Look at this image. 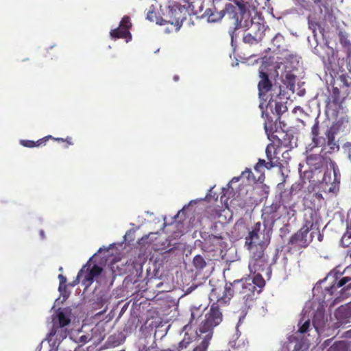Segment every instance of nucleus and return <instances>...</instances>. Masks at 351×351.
Wrapping results in <instances>:
<instances>
[{
  "label": "nucleus",
  "mask_w": 351,
  "mask_h": 351,
  "mask_svg": "<svg viewBox=\"0 0 351 351\" xmlns=\"http://www.w3.org/2000/svg\"><path fill=\"white\" fill-rule=\"evenodd\" d=\"M222 322V313L217 306L213 304L209 311L205 315V319L201 323L199 328V332L197 335L202 339L199 346H197L193 351H206L209 341L213 337V328Z\"/></svg>",
  "instance_id": "obj_3"
},
{
  "label": "nucleus",
  "mask_w": 351,
  "mask_h": 351,
  "mask_svg": "<svg viewBox=\"0 0 351 351\" xmlns=\"http://www.w3.org/2000/svg\"><path fill=\"white\" fill-rule=\"evenodd\" d=\"M295 210L294 209L293 206H291L287 208V215L289 218H291L295 216Z\"/></svg>",
  "instance_id": "obj_41"
},
{
  "label": "nucleus",
  "mask_w": 351,
  "mask_h": 351,
  "mask_svg": "<svg viewBox=\"0 0 351 351\" xmlns=\"http://www.w3.org/2000/svg\"><path fill=\"white\" fill-rule=\"evenodd\" d=\"M173 80H174L175 81H177V80H178V77L177 75H176V76H174Z\"/></svg>",
  "instance_id": "obj_52"
},
{
  "label": "nucleus",
  "mask_w": 351,
  "mask_h": 351,
  "mask_svg": "<svg viewBox=\"0 0 351 351\" xmlns=\"http://www.w3.org/2000/svg\"><path fill=\"white\" fill-rule=\"evenodd\" d=\"M339 301H340V300H339V298H335V302H339Z\"/></svg>",
  "instance_id": "obj_50"
},
{
  "label": "nucleus",
  "mask_w": 351,
  "mask_h": 351,
  "mask_svg": "<svg viewBox=\"0 0 351 351\" xmlns=\"http://www.w3.org/2000/svg\"><path fill=\"white\" fill-rule=\"evenodd\" d=\"M67 331L64 328L56 327V322L53 324L52 329L48 334L46 340L51 349H57L62 341L66 337Z\"/></svg>",
  "instance_id": "obj_13"
},
{
  "label": "nucleus",
  "mask_w": 351,
  "mask_h": 351,
  "mask_svg": "<svg viewBox=\"0 0 351 351\" xmlns=\"http://www.w3.org/2000/svg\"><path fill=\"white\" fill-rule=\"evenodd\" d=\"M335 133L330 132V130H328L326 133L328 145L330 147V149L332 151L339 149V145L335 141Z\"/></svg>",
  "instance_id": "obj_26"
},
{
  "label": "nucleus",
  "mask_w": 351,
  "mask_h": 351,
  "mask_svg": "<svg viewBox=\"0 0 351 351\" xmlns=\"http://www.w3.org/2000/svg\"><path fill=\"white\" fill-rule=\"evenodd\" d=\"M132 26L130 19L128 16H124L120 22L119 27L110 32L112 38H125L126 43L132 40V35L129 31Z\"/></svg>",
  "instance_id": "obj_12"
},
{
  "label": "nucleus",
  "mask_w": 351,
  "mask_h": 351,
  "mask_svg": "<svg viewBox=\"0 0 351 351\" xmlns=\"http://www.w3.org/2000/svg\"><path fill=\"white\" fill-rule=\"evenodd\" d=\"M340 182V173L337 165L330 161L327 171H325L319 187L326 193H334L337 184Z\"/></svg>",
  "instance_id": "obj_7"
},
{
  "label": "nucleus",
  "mask_w": 351,
  "mask_h": 351,
  "mask_svg": "<svg viewBox=\"0 0 351 351\" xmlns=\"http://www.w3.org/2000/svg\"><path fill=\"white\" fill-rule=\"evenodd\" d=\"M341 242L343 247L351 245V220L347 223L346 232L343 234ZM348 254L351 258V249L348 250Z\"/></svg>",
  "instance_id": "obj_22"
},
{
  "label": "nucleus",
  "mask_w": 351,
  "mask_h": 351,
  "mask_svg": "<svg viewBox=\"0 0 351 351\" xmlns=\"http://www.w3.org/2000/svg\"><path fill=\"white\" fill-rule=\"evenodd\" d=\"M313 2L319 5H324L323 0H313Z\"/></svg>",
  "instance_id": "obj_47"
},
{
  "label": "nucleus",
  "mask_w": 351,
  "mask_h": 351,
  "mask_svg": "<svg viewBox=\"0 0 351 351\" xmlns=\"http://www.w3.org/2000/svg\"><path fill=\"white\" fill-rule=\"evenodd\" d=\"M317 195H318L319 197L321 196L322 195L319 194V193H317Z\"/></svg>",
  "instance_id": "obj_58"
},
{
  "label": "nucleus",
  "mask_w": 351,
  "mask_h": 351,
  "mask_svg": "<svg viewBox=\"0 0 351 351\" xmlns=\"http://www.w3.org/2000/svg\"><path fill=\"white\" fill-rule=\"evenodd\" d=\"M350 119L347 114H343L338 118L337 121L330 128V132L339 133L347 132L350 130Z\"/></svg>",
  "instance_id": "obj_16"
},
{
  "label": "nucleus",
  "mask_w": 351,
  "mask_h": 351,
  "mask_svg": "<svg viewBox=\"0 0 351 351\" xmlns=\"http://www.w3.org/2000/svg\"><path fill=\"white\" fill-rule=\"evenodd\" d=\"M233 285L226 284L225 286L221 285L213 288L210 295L209 299L213 304L218 306L224 305L228 303L233 295Z\"/></svg>",
  "instance_id": "obj_8"
},
{
  "label": "nucleus",
  "mask_w": 351,
  "mask_h": 351,
  "mask_svg": "<svg viewBox=\"0 0 351 351\" xmlns=\"http://www.w3.org/2000/svg\"><path fill=\"white\" fill-rule=\"evenodd\" d=\"M231 38H232V43H233V40H234V36L232 34L231 35Z\"/></svg>",
  "instance_id": "obj_54"
},
{
  "label": "nucleus",
  "mask_w": 351,
  "mask_h": 351,
  "mask_svg": "<svg viewBox=\"0 0 351 351\" xmlns=\"http://www.w3.org/2000/svg\"><path fill=\"white\" fill-rule=\"evenodd\" d=\"M58 141H62V138H57Z\"/></svg>",
  "instance_id": "obj_57"
},
{
  "label": "nucleus",
  "mask_w": 351,
  "mask_h": 351,
  "mask_svg": "<svg viewBox=\"0 0 351 351\" xmlns=\"http://www.w3.org/2000/svg\"><path fill=\"white\" fill-rule=\"evenodd\" d=\"M71 322V311L68 308L60 310L53 317V324L56 322V327L64 328Z\"/></svg>",
  "instance_id": "obj_14"
},
{
  "label": "nucleus",
  "mask_w": 351,
  "mask_h": 351,
  "mask_svg": "<svg viewBox=\"0 0 351 351\" xmlns=\"http://www.w3.org/2000/svg\"><path fill=\"white\" fill-rule=\"evenodd\" d=\"M91 260L92 258H90L88 262L80 270L76 280L73 281L71 286L74 287L79 283L80 279H81L82 284L86 288L88 287L94 280L101 283L103 269L97 265H92L90 263Z\"/></svg>",
  "instance_id": "obj_5"
},
{
  "label": "nucleus",
  "mask_w": 351,
  "mask_h": 351,
  "mask_svg": "<svg viewBox=\"0 0 351 351\" xmlns=\"http://www.w3.org/2000/svg\"><path fill=\"white\" fill-rule=\"evenodd\" d=\"M311 303L306 304L303 311L302 317L300 319L298 326V331L300 333L306 332L310 328V316L313 314V325L315 332L318 336L329 337L335 333V329L341 324L350 322L351 319V302L338 308L335 313L338 322L335 326H330L328 318L324 315V308L323 304H319L315 313H311Z\"/></svg>",
  "instance_id": "obj_1"
},
{
  "label": "nucleus",
  "mask_w": 351,
  "mask_h": 351,
  "mask_svg": "<svg viewBox=\"0 0 351 351\" xmlns=\"http://www.w3.org/2000/svg\"><path fill=\"white\" fill-rule=\"evenodd\" d=\"M287 80H289V84L292 86L294 85V83H295V79L293 77V76H292L291 75H287Z\"/></svg>",
  "instance_id": "obj_44"
},
{
  "label": "nucleus",
  "mask_w": 351,
  "mask_h": 351,
  "mask_svg": "<svg viewBox=\"0 0 351 351\" xmlns=\"http://www.w3.org/2000/svg\"><path fill=\"white\" fill-rule=\"evenodd\" d=\"M306 163L310 167L311 170H316L322 165L323 158L319 155H310L306 158Z\"/></svg>",
  "instance_id": "obj_20"
},
{
  "label": "nucleus",
  "mask_w": 351,
  "mask_h": 351,
  "mask_svg": "<svg viewBox=\"0 0 351 351\" xmlns=\"http://www.w3.org/2000/svg\"><path fill=\"white\" fill-rule=\"evenodd\" d=\"M58 278L60 279V285H59V291H62V289L64 288H65V286H64V284L66 281V278L62 275V274H60L58 276Z\"/></svg>",
  "instance_id": "obj_38"
},
{
  "label": "nucleus",
  "mask_w": 351,
  "mask_h": 351,
  "mask_svg": "<svg viewBox=\"0 0 351 351\" xmlns=\"http://www.w3.org/2000/svg\"><path fill=\"white\" fill-rule=\"evenodd\" d=\"M298 3H302L304 1V0H296Z\"/></svg>",
  "instance_id": "obj_51"
},
{
  "label": "nucleus",
  "mask_w": 351,
  "mask_h": 351,
  "mask_svg": "<svg viewBox=\"0 0 351 351\" xmlns=\"http://www.w3.org/2000/svg\"><path fill=\"white\" fill-rule=\"evenodd\" d=\"M193 264L197 269H202L206 265L204 259L199 255H197L193 258Z\"/></svg>",
  "instance_id": "obj_31"
},
{
  "label": "nucleus",
  "mask_w": 351,
  "mask_h": 351,
  "mask_svg": "<svg viewBox=\"0 0 351 351\" xmlns=\"http://www.w3.org/2000/svg\"><path fill=\"white\" fill-rule=\"evenodd\" d=\"M259 77L261 78V80L258 83V88L259 92V97L261 99H262L264 95L270 90L271 84L268 79L267 74L264 71V69L262 68L259 69Z\"/></svg>",
  "instance_id": "obj_17"
},
{
  "label": "nucleus",
  "mask_w": 351,
  "mask_h": 351,
  "mask_svg": "<svg viewBox=\"0 0 351 351\" xmlns=\"http://www.w3.org/2000/svg\"><path fill=\"white\" fill-rule=\"evenodd\" d=\"M232 285L233 289L246 301L253 300L256 291L260 293V289H257L251 282L250 278L235 281Z\"/></svg>",
  "instance_id": "obj_11"
},
{
  "label": "nucleus",
  "mask_w": 351,
  "mask_h": 351,
  "mask_svg": "<svg viewBox=\"0 0 351 351\" xmlns=\"http://www.w3.org/2000/svg\"><path fill=\"white\" fill-rule=\"evenodd\" d=\"M266 156L268 162L265 164V167L268 169L277 167L279 164V158L277 156V149L274 144H269L266 147Z\"/></svg>",
  "instance_id": "obj_15"
},
{
  "label": "nucleus",
  "mask_w": 351,
  "mask_h": 351,
  "mask_svg": "<svg viewBox=\"0 0 351 351\" xmlns=\"http://www.w3.org/2000/svg\"><path fill=\"white\" fill-rule=\"evenodd\" d=\"M315 53H317L318 54V50L316 47H315V51H314Z\"/></svg>",
  "instance_id": "obj_53"
},
{
  "label": "nucleus",
  "mask_w": 351,
  "mask_h": 351,
  "mask_svg": "<svg viewBox=\"0 0 351 351\" xmlns=\"http://www.w3.org/2000/svg\"><path fill=\"white\" fill-rule=\"evenodd\" d=\"M328 351H347L346 345L344 342L340 341L330 346Z\"/></svg>",
  "instance_id": "obj_32"
},
{
  "label": "nucleus",
  "mask_w": 351,
  "mask_h": 351,
  "mask_svg": "<svg viewBox=\"0 0 351 351\" xmlns=\"http://www.w3.org/2000/svg\"><path fill=\"white\" fill-rule=\"evenodd\" d=\"M345 153L348 155V158L351 161V143H346L343 146Z\"/></svg>",
  "instance_id": "obj_39"
},
{
  "label": "nucleus",
  "mask_w": 351,
  "mask_h": 351,
  "mask_svg": "<svg viewBox=\"0 0 351 351\" xmlns=\"http://www.w3.org/2000/svg\"><path fill=\"white\" fill-rule=\"evenodd\" d=\"M229 345L234 348H239L245 346L244 341L239 339V335L237 332L235 339L230 341Z\"/></svg>",
  "instance_id": "obj_30"
},
{
  "label": "nucleus",
  "mask_w": 351,
  "mask_h": 351,
  "mask_svg": "<svg viewBox=\"0 0 351 351\" xmlns=\"http://www.w3.org/2000/svg\"><path fill=\"white\" fill-rule=\"evenodd\" d=\"M313 230H317L316 225L307 221L297 233L292 236L290 240L291 243L300 247L307 246L313 239V234L315 232Z\"/></svg>",
  "instance_id": "obj_9"
},
{
  "label": "nucleus",
  "mask_w": 351,
  "mask_h": 351,
  "mask_svg": "<svg viewBox=\"0 0 351 351\" xmlns=\"http://www.w3.org/2000/svg\"><path fill=\"white\" fill-rule=\"evenodd\" d=\"M271 210L270 208H265L263 210V213L262 217H263L264 221L269 220V219H271L272 221L274 220L275 216L274 215L270 216V213H269V210Z\"/></svg>",
  "instance_id": "obj_35"
},
{
  "label": "nucleus",
  "mask_w": 351,
  "mask_h": 351,
  "mask_svg": "<svg viewBox=\"0 0 351 351\" xmlns=\"http://www.w3.org/2000/svg\"><path fill=\"white\" fill-rule=\"evenodd\" d=\"M248 278H251V282L253 283L257 289L261 290L265 285V282L261 273H256L255 274H250Z\"/></svg>",
  "instance_id": "obj_23"
},
{
  "label": "nucleus",
  "mask_w": 351,
  "mask_h": 351,
  "mask_svg": "<svg viewBox=\"0 0 351 351\" xmlns=\"http://www.w3.org/2000/svg\"><path fill=\"white\" fill-rule=\"evenodd\" d=\"M308 27L309 29L312 30L314 39L317 41L318 33L322 35V29H320L319 25L316 22L308 19Z\"/></svg>",
  "instance_id": "obj_29"
},
{
  "label": "nucleus",
  "mask_w": 351,
  "mask_h": 351,
  "mask_svg": "<svg viewBox=\"0 0 351 351\" xmlns=\"http://www.w3.org/2000/svg\"><path fill=\"white\" fill-rule=\"evenodd\" d=\"M214 187H212L210 191H209V193L206 195V199H209L210 198V193L211 192L212 189H213Z\"/></svg>",
  "instance_id": "obj_49"
},
{
  "label": "nucleus",
  "mask_w": 351,
  "mask_h": 351,
  "mask_svg": "<svg viewBox=\"0 0 351 351\" xmlns=\"http://www.w3.org/2000/svg\"><path fill=\"white\" fill-rule=\"evenodd\" d=\"M162 11L165 19L157 21L156 23L162 25L164 24L162 23L163 21L165 23H169L172 25H175L176 26V30L178 31L182 26L183 20L186 19V8L174 2H170L168 6L165 8V10H162Z\"/></svg>",
  "instance_id": "obj_6"
},
{
  "label": "nucleus",
  "mask_w": 351,
  "mask_h": 351,
  "mask_svg": "<svg viewBox=\"0 0 351 351\" xmlns=\"http://www.w3.org/2000/svg\"><path fill=\"white\" fill-rule=\"evenodd\" d=\"M266 162L265 160L259 159L257 164L254 166V170L258 173H262V168L265 167Z\"/></svg>",
  "instance_id": "obj_36"
},
{
  "label": "nucleus",
  "mask_w": 351,
  "mask_h": 351,
  "mask_svg": "<svg viewBox=\"0 0 351 351\" xmlns=\"http://www.w3.org/2000/svg\"><path fill=\"white\" fill-rule=\"evenodd\" d=\"M187 328V326H184V330H186Z\"/></svg>",
  "instance_id": "obj_60"
},
{
  "label": "nucleus",
  "mask_w": 351,
  "mask_h": 351,
  "mask_svg": "<svg viewBox=\"0 0 351 351\" xmlns=\"http://www.w3.org/2000/svg\"><path fill=\"white\" fill-rule=\"evenodd\" d=\"M40 235L43 237V234H44L43 231H40Z\"/></svg>",
  "instance_id": "obj_55"
},
{
  "label": "nucleus",
  "mask_w": 351,
  "mask_h": 351,
  "mask_svg": "<svg viewBox=\"0 0 351 351\" xmlns=\"http://www.w3.org/2000/svg\"><path fill=\"white\" fill-rule=\"evenodd\" d=\"M236 29H241L245 32L243 42L248 44H255L260 42L264 36L266 27L263 19L250 11L239 10L235 16Z\"/></svg>",
  "instance_id": "obj_2"
},
{
  "label": "nucleus",
  "mask_w": 351,
  "mask_h": 351,
  "mask_svg": "<svg viewBox=\"0 0 351 351\" xmlns=\"http://www.w3.org/2000/svg\"><path fill=\"white\" fill-rule=\"evenodd\" d=\"M271 44L273 45V50L276 51H284L286 47L284 36L280 34H277L271 40Z\"/></svg>",
  "instance_id": "obj_21"
},
{
  "label": "nucleus",
  "mask_w": 351,
  "mask_h": 351,
  "mask_svg": "<svg viewBox=\"0 0 351 351\" xmlns=\"http://www.w3.org/2000/svg\"><path fill=\"white\" fill-rule=\"evenodd\" d=\"M204 15L207 16L208 22L215 23L223 17L224 13L223 10L217 11L214 7L213 8H207L204 12Z\"/></svg>",
  "instance_id": "obj_19"
},
{
  "label": "nucleus",
  "mask_w": 351,
  "mask_h": 351,
  "mask_svg": "<svg viewBox=\"0 0 351 351\" xmlns=\"http://www.w3.org/2000/svg\"><path fill=\"white\" fill-rule=\"evenodd\" d=\"M254 203L252 202L251 198L249 199H245L243 202L239 203V206L244 210H248L249 208H252L253 206Z\"/></svg>",
  "instance_id": "obj_34"
},
{
  "label": "nucleus",
  "mask_w": 351,
  "mask_h": 351,
  "mask_svg": "<svg viewBox=\"0 0 351 351\" xmlns=\"http://www.w3.org/2000/svg\"><path fill=\"white\" fill-rule=\"evenodd\" d=\"M241 178L242 179H245L249 182L255 181V178L254 177L253 173L250 169H246L244 171H243L241 175Z\"/></svg>",
  "instance_id": "obj_33"
},
{
  "label": "nucleus",
  "mask_w": 351,
  "mask_h": 351,
  "mask_svg": "<svg viewBox=\"0 0 351 351\" xmlns=\"http://www.w3.org/2000/svg\"><path fill=\"white\" fill-rule=\"evenodd\" d=\"M269 242V231L265 228H262L260 222L256 223L245 239V246L251 252L263 251Z\"/></svg>",
  "instance_id": "obj_4"
},
{
  "label": "nucleus",
  "mask_w": 351,
  "mask_h": 351,
  "mask_svg": "<svg viewBox=\"0 0 351 351\" xmlns=\"http://www.w3.org/2000/svg\"><path fill=\"white\" fill-rule=\"evenodd\" d=\"M191 342V339L190 337H186L181 341L178 346H173L171 348L167 350H162V351H181L182 349L186 348L187 346Z\"/></svg>",
  "instance_id": "obj_24"
},
{
  "label": "nucleus",
  "mask_w": 351,
  "mask_h": 351,
  "mask_svg": "<svg viewBox=\"0 0 351 351\" xmlns=\"http://www.w3.org/2000/svg\"><path fill=\"white\" fill-rule=\"evenodd\" d=\"M253 256L249 263V269L251 274L256 273H261L265 271L267 275L269 276L271 271L268 267L267 258L264 255L263 251H253L251 252Z\"/></svg>",
  "instance_id": "obj_10"
},
{
  "label": "nucleus",
  "mask_w": 351,
  "mask_h": 351,
  "mask_svg": "<svg viewBox=\"0 0 351 351\" xmlns=\"http://www.w3.org/2000/svg\"><path fill=\"white\" fill-rule=\"evenodd\" d=\"M348 57H349V58H350V57H351V51L349 52Z\"/></svg>",
  "instance_id": "obj_56"
},
{
  "label": "nucleus",
  "mask_w": 351,
  "mask_h": 351,
  "mask_svg": "<svg viewBox=\"0 0 351 351\" xmlns=\"http://www.w3.org/2000/svg\"><path fill=\"white\" fill-rule=\"evenodd\" d=\"M317 130L318 127L316 125H313V127L312 128V134L313 135V140L316 144H317V143L315 142V136H317Z\"/></svg>",
  "instance_id": "obj_42"
},
{
  "label": "nucleus",
  "mask_w": 351,
  "mask_h": 351,
  "mask_svg": "<svg viewBox=\"0 0 351 351\" xmlns=\"http://www.w3.org/2000/svg\"><path fill=\"white\" fill-rule=\"evenodd\" d=\"M80 339H81V341L82 342H87L88 340V337L86 336H82L80 337Z\"/></svg>",
  "instance_id": "obj_48"
},
{
  "label": "nucleus",
  "mask_w": 351,
  "mask_h": 351,
  "mask_svg": "<svg viewBox=\"0 0 351 351\" xmlns=\"http://www.w3.org/2000/svg\"><path fill=\"white\" fill-rule=\"evenodd\" d=\"M51 138V136H48L44 138L40 139L37 141L36 142H34L33 141L29 140H21L20 143L27 147H38L40 146L44 141H46V139Z\"/></svg>",
  "instance_id": "obj_25"
},
{
  "label": "nucleus",
  "mask_w": 351,
  "mask_h": 351,
  "mask_svg": "<svg viewBox=\"0 0 351 351\" xmlns=\"http://www.w3.org/2000/svg\"><path fill=\"white\" fill-rule=\"evenodd\" d=\"M207 242L213 246V250L223 246V239L221 237L215 235L209 236Z\"/></svg>",
  "instance_id": "obj_27"
},
{
  "label": "nucleus",
  "mask_w": 351,
  "mask_h": 351,
  "mask_svg": "<svg viewBox=\"0 0 351 351\" xmlns=\"http://www.w3.org/2000/svg\"><path fill=\"white\" fill-rule=\"evenodd\" d=\"M351 281V277L346 276L342 278L339 281H335L334 284H332L330 287L325 288L326 293L324 295V299L328 300L329 298H327L326 294L329 296L332 295L333 291L337 290L338 288L345 286L348 282Z\"/></svg>",
  "instance_id": "obj_18"
},
{
  "label": "nucleus",
  "mask_w": 351,
  "mask_h": 351,
  "mask_svg": "<svg viewBox=\"0 0 351 351\" xmlns=\"http://www.w3.org/2000/svg\"><path fill=\"white\" fill-rule=\"evenodd\" d=\"M207 1H208L209 3H211V0H206Z\"/></svg>",
  "instance_id": "obj_59"
},
{
  "label": "nucleus",
  "mask_w": 351,
  "mask_h": 351,
  "mask_svg": "<svg viewBox=\"0 0 351 351\" xmlns=\"http://www.w3.org/2000/svg\"><path fill=\"white\" fill-rule=\"evenodd\" d=\"M202 199H194V200H191L189 204L188 205H186L183 207V208L182 210H180L178 213L174 217V218H176L178 217V216L180 214V213H184V210L190 205H192L193 204H196L197 202H199V200H202Z\"/></svg>",
  "instance_id": "obj_40"
},
{
  "label": "nucleus",
  "mask_w": 351,
  "mask_h": 351,
  "mask_svg": "<svg viewBox=\"0 0 351 351\" xmlns=\"http://www.w3.org/2000/svg\"><path fill=\"white\" fill-rule=\"evenodd\" d=\"M351 289V283H350L348 286L346 287H344L341 290V291L342 292L341 294L344 295H349L350 293H347L348 291H349L350 289Z\"/></svg>",
  "instance_id": "obj_43"
},
{
  "label": "nucleus",
  "mask_w": 351,
  "mask_h": 351,
  "mask_svg": "<svg viewBox=\"0 0 351 351\" xmlns=\"http://www.w3.org/2000/svg\"><path fill=\"white\" fill-rule=\"evenodd\" d=\"M241 178V177H234L233 178L231 181L228 183V186L229 187H231V185L234 183V182H237L239 179Z\"/></svg>",
  "instance_id": "obj_46"
},
{
  "label": "nucleus",
  "mask_w": 351,
  "mask_h": 351,
  "mask_svg": "<svg viewBox=\"0 0 351 351\" xmlns=\"http://www.w3.org/2000/svg\"><path fill=\"white\" fill-rule=\"evenodd\" d=\"M340 81L343 86L347 88L346 91H348V94H349L350 91H351V73L341 75L340 76Z\"/></svg>",
  "instance_id": "obj_28"
},
{
  "label": "nucleus",
  "mask_w": 351,
  "mask_h": 351,
  "mask_svg": "<svg viewBox=\"0 0 351 351\" xmlns=\"http://www.w3.org/2000/svg\"><path fill=\"white\" fill-rule=\"evenodd\" d=\"M154 5L153 4H151V8L147 14V19L151 21H153L154 20V19L156 18V14H154Z\"/></svg>",
  "instance_id": "obj_37"
},
{
  "label": "nucleus",
  "mask_w": 351,
  "mask_h": 351,
  "mask_svg": "<svg viewBox=\"0 0 351 351\" xmlns=\"http://www.w3.org/2000/svg\"><path fill=\"white\" fill-rule=\"evenodd\" d=\"M327 50L328 51L332 52V57L328 58V61H329L330 64H331L332 62H335V53H334V51H333V49L332 48L327 47Z\"/></svg>",
  "instance_id": "obj_45"
}]
</instances>
